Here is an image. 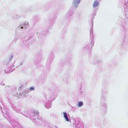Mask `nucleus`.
I'll use <instances>...</instances> for the list:
<instances>
[{
    "label": "nucleus",
    "mask_w": 128,
    "mask_h": 128,
    "mask_svg": "<svg viewBox=\"0 0 128 128\" xmlns=\"http://www.w3.org/2000/svg\"><path fill=\"white\" fill-rule=\"evenodd\" d=\"M63 114L64 115V117L65 119L67 121H69L70 119L68 117V115L65 112H64Z\"/></svg>",
    "instance_id": "1"
},
{
    "label": "nucleus",
    "mask_w": 128,
    "mask_h": 128,
    "mask_svg": "<svg viewBox=\"0 0 128 128\" xmlns=\"http://www.w3.org/2000/svg\"><path fill=\"white\" fill-rule=\"evenodd\" d=\"M98 4L99 3L98 2L96 1H94L93 5V7H95L97 6L98 5Z\"/></svg>",
    "instance_id": "2"
},
{
    "label": "nucleus",
    "mask_w": 128,
    "mask_h": 128,
    "mask_svg": "<svg viewBox=\"0 0 128 128\" xmlns=\"http://www.w3.org/2000/svg\"><path fill=\"white\" fill-rule=\"evenodd\" d=\"M83 105V103L82 102H80L78 103V106L79 107H80Z\"/></svg>",
    "instance_id": "3"
},
{
    "label": "nucleus",
    "mask_w": 128,
    "mask_h": 128,
    "mask_svg": "<svg viewBox=\"0 0 128 128\" xmlns=\"http://www.w3.org/2000/svg\"><path fill=\"white\" fill-rule=\"evenodd\" d=\"M34 88L33 87H30V90H32L34 89Z\"/></svg>",
    "instance_id": "4"
},
{
    "label": "nucleus",
    "mask_w": 128,
    "mask_h": 128,
    "mask_svg": "<svg viewBox=\"0 0 128 128\" xmlns=\"http://www.w3.org/2000/svg\"><path fill=\"white\" fill-rule=\"evenodd\" d=\"M80 0H76V2H78V3Z\"/></svg>",
    "instance_id": "5"
},
{
    "label": "nucleus",
    "mask_w": 128,
    "mask_h": 128,
    "mask_svg": "<svg viewBox=\"0 0 128 128\" xmlns=\"http://www.w3.org/2000/svg\"><path fill=\"white\" fill-rule=\"evenodd\" d=\"M21 28H23V27H22Z\"/></svg>",
    "instance_id": "6"
}]
</instances>
